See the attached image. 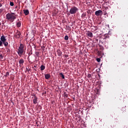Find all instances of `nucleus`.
Listing matches in <instances>:
<instances>
[{"label": "nucleus", "mask_w": 128, "mask_h": 128, "mask_svg": "<svg viewBox=\"0 0 128 128\" xmlns=\"http://www.w3.org/2000/svg\"><path fill=\"white\" fill-rule=\"evenodd\" d=\"M44 68H46V66L44 65L40 66V70H44Z\"/></svg>", "instance_id": "f3484780"}, {"label": "nucleus", "mask_w": 128, "mask_h": 128, "mask_svg": "<svg viewBox=\"0 0 128 128\" xmlns=\"http://www.w3.org/2000/svg\"><path fill=\"white\" fill-rule=\"evenodd\" d=\"M88 14H90V10L87 12Z\"/></svg>", "instance_id": "c9c22d12"}, {"label": "nucleus", "mask_w": 128, "mask_h": 128, "mask_svg": "<svg viewBox=\"0 0 128 128\" xmlns=\"http://www.w3.org/2000/svg\"><path fill=\"white\" fill-rule=\"evenodd\" d=\"M0 41H2V42H6V37H4V36H1Z\"/></svg>", "instance_id": "1a4fd4ad"}, {"label": "nucleus", "mask_w": 128, "mask_h": 128, "mask_svg": "<svg viewBox=\"0 0 128 128\" xmlns=\"http://www.w3.org/2000/svg\"><path fill=\"white\" fill-rule=\"evenodd\" d=\"M24 44H20L17 51V54H18L19 56H22V55L24 54Z\"/></svg>", "instance_id": "f03ea898"}, {"label": "nucleus", "mask_w": 128, "mask_h": 128, "mask_svg": "<svg viewBox=\"0 0 128 128\" xmlns=\"http://www.w3.org/2000/svg\"><path fill=\"white\" fill-rule=\"evenodd\" d=\"M8 76H10V72H6V74L4 75L5 78H8Z\"/></svg>", "instance_id": "4be33fe9"}, {"label": "nucleus", "mask_w": 128, "mask_h": 128, "mask_svg": "<svg viewBox=\"0 0 128 128\" xmlns=\"http://www.w3.org/2000/svg\"><path fill=\"white\" fill-rule=\"evenodd\" d=\"M14 2H10V6H14Z\"/></svg>", "instance_id": "393cba45"}, {"label": "nucleus", "mask_w": 128, "mask_h": 128, "mask_svg": "<svg viewBox=\"0 0 128 128\" xmlns=\"http://www.w3.org/2000/svg\"><path fill=\"white\" fill-rule=\"evenodd\" d=\"M4 4V1L2 0L0 1V8H2V4Z\"/></svg>", "instance_id": "412c9836"}, {"label": "nucleus", "mask_w": 128, "mask_h": 128, "mask_svg": "<svg viewBox=\"0 0 128 128\" xmlns=\"http://www.w3.org/2000/svg\"><path fill=\"white\" fill-rule=\"evenodd\" d=\"M64 40H68V36H64Z\"/></svg>", "instance_id": "b1692460"}, {"label": "nucleus", "mask_w": 128, "mask_h": 128, "mask_svg": "<svg viewBox=\"0 0 128 128\" xmlns=\"http://www.w3.org/2000/svg\"><path fill=\"white\" fill-rule=\"evenodd\" d=\"M10 50V49H9V50Z\"/></svg>", "instance_id": "ea45409f"}, {"label": "nucleus", "mask_w": 128, "mask_h": 128, "mask_svg": "<svg viewBox=\"0 0 128 128\" xmlns=\"http://www.w3.org/2000/svg\"><path fill=\"white\" fill-rule=\"evenodd\" d=\"M56 52H57L58 56H62V53L60 52V50H58L57 51H56Z\"/></svg>", "instance_id": "f8f14e48"}, {"label": "nucleus", "mask_w": 128, "mask_h": 128, "mask_svg": "<svg viewBox=\"0 0 128 128\" xmlns=\"http://www.w3.org/2000/svg\"><path fill=\"white\" fill-rule=\"evenodd\" d=\"M32 46L34 48H36V42L35 43H32L31 44Z\"/></svg>", "instance_id": "a211bd4d"}, {"label": "nucleus", "mask_w": 128, "mask_h": 128, "mask_svg": "<svg viewBox=\"0 0 128 128\" xmlns=\"http://www.w3.org/2000/svg\"><path fill=\"white\" fill-rule=\"evenodd\" d=\"M24 12L25 16H28V14H30V12H28V10H24Z\"/></svg>", "instance_id": "ddd939ff"}, {"label": "nucleus", "mask_w": 128, "mask_h": 128, "mask_svg": "<svg viewBox=\"0 0 128 128\" xmlns=\"http://www.w3.org/2000/svg\"><path fill=\"white\" fill-rule=\"evenodd\" d=\"M26 70H27V72H30V67H26Z\"/></svg>", "instance_id": "bb28decb"}, {"label": "nucleus", "mask_w": 128, "mask_h": 128, "mask_svg": "<svg viewBox=\"0 0 128 128\" xmlns=\"http://www.w3.org/2000/svg\"><path fill=\"white\" fill-rule=\"evenodd\" d=\"M87 76L88 78H92V74H88Z\"/></svg>", "instance_id": "c85d7f7f"}, {"label": "nucleus", "mask_w": 128, "mask_h": 128, "mask_svg": "<svg viewBox=\"0 0 128 128\" xmlns=\"http://www.w3.org/2000/svg\"><path fill=\"white\" fill-rule=\"evenodd\" d=\"M78 12V8L76 6H73L70 9L69 12L70 14H76Z\"/></svg>", "instance_id": "7ed1b4c3"}, {"label": "nucleus", "mask_w": 128, "mask_h": 128, "mask_svg": "<svg viewBox=\"0 0 128 128\" xmlns=\"http://www.w3.org/2000/svg\"><path fill=\"white\" fill-rule=\"evenodd\" d=\"M64 98H68V94H66V92H64Z\"/></svg>", "instance_id": "cd10ccee"}, {"label": "nucleus", "mask_w": 128, "mask_h": 128, "mask_svg": "<svg viewBox=\"0 0 128 128\" xmlns=\"http://www.w3.org/2000/svg\"><path fill=\"white\" fill-rule=\"evenodd\" d=\"M38 102V97L36 96V94H34V98H33V104H36Z\"/></svg>", "instance_id": "39448f33"}, {"label": "nucleus", "mask_w": 128, "mask_h": 128, "mask_svg": "<svg viewBox=\"0 0 128 128\" xmlns=\"http://www.w3.org/2000/svg\"><path fill=\"white\" fill-rule=\"evenodd\" d=\"M0 26H2V23L0 22Z\"/></svg>", "instance_id": "4c0bfd02"}, {"label": "nucleus", "mask_w": 128, "mask_h": 128, "mask_svg": "<svg viewBox=\"0 0 128 128\" xmlns=\"http://www.w3.org/2000/svg\"><path fill=\"white\" fill-rule=\"evenodd\" d=\"M0 60H4V56L2 54H0Z\"/></svg>", "instance_id": "a878e982"}, {"label": "nucleus", "mask_w": 128, "mask_h": 128, "mask_svg": "<svg viewBox=\"0 0 128 128\" xmlns=\"http://www.w3.org/2000/svg\"><path fill=\"white\" fill-rule=\"evenodd\" d=\"M44 78L46 80H48L50 78V74H44Z\"/></svg>", "instance_id": "9b49d317"}, {"label": "nucleus", "mask_w": 128, "mask_h": 128, "mask_svg": "<svg viewBox=\"0 0 128 128\" xmlns=\"http://www.w3.org/2000/svg\"><path fill=\"white\" fill-rule=\"evenodd\" d=\"M92 30H94V32H96V30H98V27L93 26V28H92Z\"/></svg>", "instance_id": "6ab92c4d"}, {"label": "nucleus", "mask_w": 128, "mask_h": 128, "mask_svg": "<svg viewBox=\"0 0 128 128\" xmlns=\"http://www.w3.org/2000/svg\"><path fill=\"white\" fill-rule=\"evenodd\" d=\"M2 42L4 46H8V42H6V41H4Z\"/></svg>", "instance_id": "2eb2a0df"}, {"label": "nucleus", "mask_w": 128, "mask_h": 128, "mask_svg": "<svg viewBox=\"0 0 128 128\" xmlns=\"http://www.w3.org/2000/svg\"><path fill=\"white\" fill-rule=\"evenodd\" d=\"M35 54L37 56V58L40 56V52H35Z\"/></svg>", "instance_id": "aec40b11"}, {"label": "nucleus", "mask_w": 128, "mask_h": 128, "mask_svg": "<svg viewBox=\"0 0 128 128\" xmlns=\"http://www.w3.org/2000/svg\"><path fill=\"white\" fill-rule=\"evenodd\" d=\"M2 42L0 40V46H2Z\"/></svg>", "instance_id": "f704fd0d"}, {"label": "nucleus", "mask_w": 128, "mask_h": 128, "mask_svg": "<svg viewBox=\"0 0 128 128\" xmlns=\"http://www.w3.org/2000/svg\"><path fill=\"white\" fill-rule=\"evenodd\" d=\"M22 26V22H17L16 24V26L18 28H20V26Z\"/></svg>", "instance_id": "4468645a"}, {"label": "nucleus", "mask_w": 128, "mask_h": 128, "mask_svg": "<svg viewBox=\"0 0 128 128\" xmlns=\"http://www.w3.org/2000/svg\"><path fill=\"white\" fill-rule=\"evenodd\" d=\"M24 62V60H23V59H20V60H19V64H20V66H23Z\"/></svg>", "instance_id": "9d476101"}, {"label": "nucleus", "mask_w": 128, "mask_h": 128, "mask_svg": "<svg viewBox=\"0 0 128 128\" xmlns=\"http://www.w3.org/2000/svg\"><path fill=\"white\" fill-rule=\"evenodd\" d=\"M64 58H68V54H65V55L64 56Z\"/></svg>", "instance_id": "72a5a7b5"}, {"label": "nucleus", "mask_w": 128, "mask_h": 128, "mask_svg": "<svg viewBox=\"0 0 128 128\" xmlns=\"http://www.w3.org/2000/svg\"><path fill=\"white\" fill-rule=\"evenodd\" d=\"M2 12H4V8H0V14H2Z\"/></svg>", "instance_id": "7c9ffc66"}, {"label": "nucleus", "mask_w": 128, "mask_h": 128, "mask_svg": "<svg viewBox=\"0 0 128 128\" xmlns=\"http://www.w3.org/2000/svg\"><path fill=\"white\" fill-rule=\"evenodd\" d=\"M22 34H20V32L18 31V32L16 33V34L15 36L16 38H20V35Z\"/></svg>", "instance_id": "423d86ee"}, {"label": "nucleus", "mask_w": 128, "mask_h": 128, "mask_svg": "<svg viewBox=\"0 0 128 128\" xmlns=\"http://www.w3.org/2000/svg\"><path fill=\"white\" fill-rule=\"evenodd\" d=\"M124 48H126V46H124Z\"/></svg>", "instance_id": "58836bf2"}, {"label": "nucleus", "mask_w": 128, "mask_h": 128, "mask_svg": "<svg viewBox=\"0 0 128 128\" xmlns=\"http://www.w3.org/2000/svg\"><path fill=\"white\" fill-rule=\"evenodd\" d=\"M95 14L97 16H102V10H98L95 12Z\"/></svg>", "instance_id": "20e7f679"}, {"label": "nucleus", "mask_w": 128, "mask_h": 128, "mask_svg": "<svg viewBox=\"0 0 128 128\" xmlns=\"http://www.w3.org/2000/svg\"><path fill=\"white\" fill-rule=\"evenodd\" d=\"M18 8V6H16L15 8Z\"/></svg>", "instance_id": "e433bc0d"}, {"label": "nucleus", "mask_w": 128, "mask_h": 128, "mask_svg": "<svg viewBox=\"0 0 128 128\" xmlns=\"http://www.w3.org/2000/svg\"><path fill=\"white\" fill-rule=\"evenodd\" d=\"M38 108H39V109H40L39 112H40V110H42V106H38Z\"/></svg>", "instance_id": "2f4dec72"}, {"label": "nucleus", "mask_w": 128, "mask_h": 128, "mask_svg": "<svg viewBox=\"0 0 128 128\" xmlns=\"http://www.w3.org/2000/svg\"><path fill=\"white\" fill-rule=\"evenodd\" d=\"M88 36H89L90 38H92V36H94L92 35V32L88 31V32L86 34Z\"/></svg>", "instance_id": "6e6552de"}, {"label": "nucleus", "mask_w": 128, "mask_h": 128, "mask_svg": "<svg viewBox=\"0 0 128 128\" xmlns=\"http://www.w3.org/2000/svg\"><path fill=\"white\" fill-rule=\"evenodd\" d=\"M100 47V48L101 50H104V46H102V45H99Z\"/></svg>", "instance_id": "473e14b6"}, {"label": "nucleus", "mask_w": 128, "mask_h": 128, "mask_svg": "<svg viewBox=\"0 0 128 128\" xmlns=\"http://www.w3.org/2000/svg\"><path fill=\"white\" fill-rule=\"evenodd\" d=\"M60 76H61L62 78H64V74H62V72H61L60 74Z\"/></svg>", "instance_id": "5701e85b"}, {"label": "nucleus", "mask_w": 128, "mask_h": 128, "mask_svg": "<svg viewBox=\"0 0 128 128\" xmlns=\"http://www.w3.org/2000/svg\"><path fill=\"white\" fill-rule=\"evenodd\" d=\"M16 16H18L16 14V13H8L6 14V20H7L8 22H12L16 18Z\"/></svg>", "instance_id": "f257e3e1"}, {"label": "nucleus", "mask_w": 128, "mask_h": 128, "mask_svg": "<svg viewBox=\"0 0 128 128\" xmlns=\"http://www.w3.org/2000/svg\"><path fill=\"white\" fill-rule=\"evenodd\" d=\"M96 60L98 62H100V58H97Z\"/></svg>", "instance_id": "c756f323"}, {"label": "nucleus", "mask_w": 128, "mask_h": 128, "mask_svg": "<svg viewBox=\"0 0 128 128\" xmlns=\"http://www.w3.org/2000/svg\"><path fill=\"white\" fill-rule=\"evenodd\" d=\"M110 38V34H104L103 36L104 40H106V38Z\"/></svg>", "instance_id": "0eeeda50"}, {"label": "nucleus", "mask_w": 128, "mask_h": 128, "mask_svg": "<svg viewBox=\"0 0 128 128\" xmlns=\"http://www.w3.org/2000/svg\"><path fill=\"white\" fill-rule=\"evenodd\" d=\"M86 13H83L82 16L81 17L82 18H86Z\"/></svg>", "instance_id": "dca6fc26"}]
</instances>
